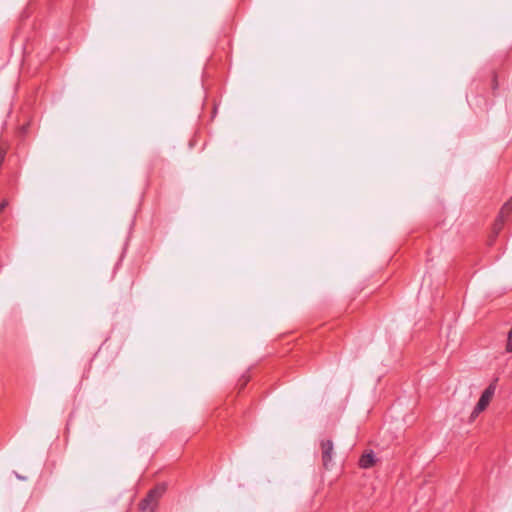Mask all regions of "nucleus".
<instances>
[{"label": "nucleus", "instance_id": "6", "mask_svg": "<svg viewBox=\"0 0 512 512\" xmlns=\"http://www.w3.org/2000/svg\"><path fill=\"white\" fill-rule=\"evenodd\" d=\"M506 351L509 352V353H512V326H511V329H510V331L508 333Z\"/></svg>", "mask_w": 512, "mask_h": 512}, {"label": "nucleus", "instance_id": "8", "mask_svg": "<svg viewBox=\"0 0 512 512\" xmlns=\"http://www.w3.org/2000/svg\"><path fill=\"white\" fill-rule=\"evenodd\" d=\"M247 382H248V378H244L241 388H243L244 385H246Z\"/></svg>", "mask_w": 512, "mask_h": 512}, {"label": "nucleus", "instance_id": "7", "mask_svg": "<svg viewBox=\"0 0 512 512\" xmlns=\"http://www.w3.org/2000/svg\"><path fill=\"white\" fill-rule=\"evenodd\" d=\"M7 205H8V202H7V201H5V200H4V201H2V202L0 203V212H2V211L5 209V207H6Z\"/></svg>", "mask_w": 512, "mask_h": 512}, {"label": "nucleus", "instance_id": "2", "mask_svg": "<svg viewBox=\"0 0 512 512\" xmlns=\"http://www.w3.org/2000/svg\"><path fill=\"white\" fill-rule=\"evenodd\" d=\"M496 390V380L489 384V386L483 391L478 403L476 404L472 417H476L479 413L484 411L489 405L491 399L493 398Z\"/></svg>", "mask_w": 512, "mask_h": 512}, {"label": "nucleus", "instance_id": "1", "mask_svg": "<svg viewBox=\"0 0 512 512\" xmlns=\"http://www.w3.org/2000/svg\"><path fill=\"white\" fill-rule=\"evenodd\" d=\"M166 491L165 484H159L151 489L146 497L139 503L140 512H154L158 507L160 498Z\"/></svg>", "mask_w": 512, "mask_h": 512}, {"label": "nucleus", "instance_id": "5", "mask_svg": "<svg viewBox=\"0 0 512 512\" xmlns=\"http://www.w3.org/2000/svg\"><path fill=\"white\" fill-rule=\"evenodd\" d=\"M511 209H512V204L510 203V201L506 202L502 206L500 213H499V217L495 224V229H500L501 225L504 222V219L509 215Z\"/></svg>", "mask_w": 512, "mask_h": 512}, {"label": "nucleus", "instance_id": "3", "mask_svg": "<svg viewBox=\"0 0 512 512\" xmlns=\"http://www.w3.org/2000/svg\"><path fill=\"white\" fill-rule=\"evenodd\" d=\"M323 466L327 469L332 461L334 445L332 440H322L320 443Z\"/></svg>", "mask_w": 512, "mask_h": 512}, {"label": "nucleus", "instance_id": "4", "mask_svg": "<svg viewBox=\"0 0 512 512\" xmlns=\"http://www.w3.org/2000/svg\"><path fill=\"white\" fill-rule=\"evenodd\" d=\"M375 464V455L373 451L364 453L359 459V466L363 469H368Z\"/></svg>", "mask_w": 512, "mask_h": 512}]
</instances>
